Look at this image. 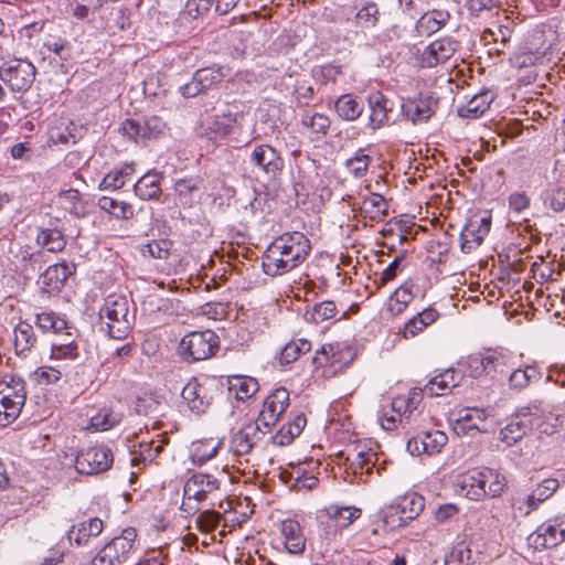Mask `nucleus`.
<instances>
[{
	"label": "nucleus",
	"instance_id": "4",
	"mask_svg": "<svg viewBox=\"0 0 565 565\" xmlns=\"http://www.w3.org/2000/svg\"><path fill=\"white\" fill-rule=\"evenodd\" d=\"M137 531L127 527L104 545L88 565H122L135 551Z\"/></svg>",
	"mask_w": 565,
	"mask_h": 565
},
{
	"label": "nucleus",
	"instance_id": "16",
	"mask_svg": "<svg viewBox=\"0 0 565 565\" xmlns=\"http://www.w3.org/2000/svg\"><path fill=\"white\" fill-rule=\"evenodd\" d=\"M250 162L269 178H275L284 168L280 153L269 145L257 146L250 154Z\"/></svg>",
	"mask_w": 565,
	"mask_h": 565
},
{
	"label": "nucleus",
	"instance_id": "43",
	"mask_svg": "<svg viewBox=\"0 0 565 565\" xmlns=\"http://www.w3.org/2000/svg\"><path fill=\"white\" fill-rule=\"evenodd\" d=\"M484 471V489L491 498H499L508 488L507 477L500 471L492 468H483Z\"/></svg>",
	"mask_w": 565,
	"mask_h": 565
},
{
	"label": "nucleus",
	"instance_id": "5",
	"mask_svg": "<svg viewBox=\"0 0 565 565\" xmlns=\"http://www.w3.org/2000/svg\"><path fill=\"white\" fill-rule=\"evenodd\" d=\"M531 481L532 490L526 495H513L511 498V507L521 516H529L532 512L539 510V508L546 502L561 487V482L555 477L545 478L537 482Z\"/></svg>",
	"mask_w": 565,
	"mask_h": 565
},
{
	"label": "nucleus",
	"instance_id": "22",
	"mask_svg": "<svg viewBox=\"0 0 565 565\" xmlns=\"http://www.w3.org/2000/svg\"><path fill=\"white\" fill-rule=\"evenodd\" d=\"M436 102L429 97H422L415 100H408L402 105L403 114L413 121V124L427 121L435 113Z\"/></svg>",
	"mask_w": 565,
	"mask_h": 565
},
{
	"label": "nucleus",
	"instance_id": "49",
	"mask_svg": "<svg viewBox=\"0 0 565 565\" xmlns=\"http://www.w3.org/2000/svg\"><path fill=\"white\" fill-rule=\"evenodd\" d=\"M413 299L414 295L411 287L402 285L391 297L390 311L394 315H401Z\"/></svg>",
	"mask_w": 565,
	"mask_h": 565
},
{
	"label": "nucleus",
	"instance_id": "33",
	"mask_svg": "<svg viewBox=\"0 0 565 565\" xmlns=\"http://www.w3.org/2000/svg\"><path fill=\"white\" fill-rule=\"evenodd\" d=\"M161 175L156 172H148L135 183V194L141 200H152L161 193Z\"/></svg>",
	"mask_w": 565,
	"mask_h": 565
},
{
	"label": "nucleus",
	"instance_id": "24",
	"mask_svg": "<svg viewBox=\"0 0 565 565\" xmlns=\"http://www.w3.org/2000/svg\"><path fill=\"white\" fill-rule=\"evenodd\" d=\"M281 535L287 551L291 554H301L306 547V537L299 522L285 520L281 523Z\"/></svg>",
	"mask_w": 565,
	"mask_h": 565
},
{
	"label": "nucleus",
	"instance_id": "1",
	"mask_svg": "<svg viewBox=\"0 0 565 565\" xmlns=\"http://www.w3.org/2000/svg\"><path fill=\"white\" fill-rule=\"evenodd\" d=\"M310 241L303 233H285L275 238L263 256V270L268 276H281L298 267L309 255Z\"/></svg>",
	"mask_w": 565,
	"mask_h": 565
},
{
	"label": "nucleus",
	"instance_id": "53",
	"mask_svg": "<svg viewBox=\"0 0 565 565\" xmlns=\"http://www.w3.org/2000/svg\"><path fill=\"white\" fill-rule=\"evenodd\" d=\"M501 359L495 353H488L471 360L470 366L473 367L478 374L484 373L490 374L497 371L500 365Z\"/></svg>",
	"mask_w": 565,
	"mask_h": 565
},
{
	"label": "nucleus",
	"instance_id": "9",
	"mask_svg": "<svg viewBox=\"0 0 565 565\" xmlns=\"http://www.w3.org/2000/svg\"><path fill=\"white\" fill-rule=\"evenodd\" d=\"M220 481L209 473H193L183 487V503L181 510L190 512L198 510V507H189V501L194 500L201 502L207 498L210 493L218 490Z\"/></svg>",
	"mask_w": 565,
	"mask_h": 565
},
{
	"label": "nucleus",
	"instance_id": "56",
	"mask_svg": "<svg viewBox=\"0 0 565 565\" xmlns=\"http://www.w3.org/2000/svg\"><path fill=\"white\" fill-rule=\"evenodd\" d=\"M339 345L333 344H327L323 345L320 350L317 351L316 355L312 359L313 364L317 366H322L328 363L331 365H335L340 362V359L338 358V351L337 349Z\"/></svg>",
	"mask_w": 565,
	"mask_h": 565
},
{
	"label": "nucleus",
	"instance_id": "42",
	"mask_svg": "<svg viewBox=\"0 0 565 565\" xmlns=\"http://www.w3.org/2000/svg\"><path fill=\"white\" fill-rule=\"evenodd\" d=\"M476 224L477 222L469 218L460 233L461 250L463 253L468 254L476 249L486 237L484 234L480 233L481 230Z\"/></svg>",
	"mask_w": 565,
	"mask_h": 565
},
{
	"label": "nucleus",
	"instance_id": "20",
	"mask_svg": "<svg viewBox=\"0 0 565 565\" xmlns=\"http://www.w3.org/2000/svg\"><path fill=\"white\" fill-rule=\"evenodd\" d=\"M103 521L98 518H93L73 525L67 532V537L71 543L82 546L87 544L90 537L98 536L103 532Z\"/></svg>",
	"mask_w": 565,
	"mask_h": 565
},
{
	"label": "nucleus",
	"instance_id": "38",
	"mask_svg": "<svg viewBox=\"0 0 565 565\" xmlns=\"http://www.w3.org/2000/svg\"><path fill=\"white\" fill-rule=\"evenodd\" d=\"M388 205L385 199L377 193H372L365 198L361 205V212L371 221H382L388 214Z\"/></svg>",
	"mask_w": 565,
	"mask_h": 565
},
{
	"label": "nucleus",
	"instance_id": "32",
	"mask_svg": "<svg viewBox=\"0 0 565 565\" xmlns=\"http://www.w3.org/2000/svg\"><path fill=\"white\" fill-rule=\"evenodd\" d=\"M460 484L462 490H467L466 495L471 500H479L487 494L483 469L471 470L462 475Z\"/></svg>",
	"mask_w": 565,
	"mask_h": 565
},
{
	"label": "nucleus",
	"instance_id": "52",
	"mask_svg": "<svg viewBox=\"0 0 565 565\" xmlns=\"http://www.w3.org/2000/svg\"><path fill=\"white\" fill-rule=\"evenodd\" d=\"M120 422V415L109 409H102L90 418V426L95 430H108Z\"/></svg>",
	"mask_w": 565,
	"mask_h": 565
},
{
	"label": "nucleus",
	"instance_id": "21",
	"mask_svg": "<svg viewBox=\"0 0 565 565\" xmlns=\"http://www.w3.org/2000/svg\"><path fill=\"white\" fill-rule=\"evenodd\" d=\"M390 99L381 93L372 94L369 97L370 117L369 126L373 130L381 128L390 120L388 114L392 111Z\"/></svg>",
	"mask_w": 565,
	"mask_h": 565
},
{
	"label": "nucleus",
	"instance_id": "17",
	"mask_svg": "<svg viewBox=\"0 0 565 565\" xmlns=\"http://www.w3.org/2000/svg\"><path fill=\"white\" fill-rule=\"evenodd\" d=\"M457 50V42L450 38H443L431 42L422 54V64L425 67H435L448 61Z\"/></svg>",
	"mask_w": 565,
	"mask_h": 565
},
{
	"label": "nucleus",
	"instance_id": "27",
	"mask_svg": "<svg viewBox=\"0 0 565 565\" xmlns=\"http://www.w3.org/2000/svg\"><path fill=\"white\" fill-rule=\"evenodd\" d=\"M458 377L459 375L454 369H448L429 380L424 387V392L429 396L446 395L451 388L459 385Z\"/></svg>",
	"mask_w": 565,
	"mask_h": 565
},
{
	"label": "nucleus",
	"instance_id": "60",
	"mask_svg": "<svg viewBox=\"0 0 565 565\" xmlns=\"http://www.w3.org/2000/svg\"><path fill=\"white\" fill-rule=\"evenodd\" d=\"M126 184V180L122 179V172L114 169L109 171L100 181V190H119Z\"/></svg>",
	"mask_w": 565,
	"mask_h": 565
},
{
	"label": "nucleus",
	"instance_id": "39",
	"mask_svg": "<svg viewBox=\"0 0 565 565\" xmlns=\"http://www.w3.org/2000/svg\"><path fill=\"white\" fill-rule=\"evenodd\" d=\"M258 388V382L254 377L236 375L228 381V390L235 394L238 401L248 399Z\"/></svg>",
	"mask_w": 565,
	"mask_h": 565
},
{
	"label": "nucleus",
	"instance_id": "7",
	"mask_svg": "<svg viewBox=\"0 0 565 565\" xmlns=\"http://www.w3.org/2000/svg\"><path fill=\"white\" fill-rule=\"evenodd\" d=\"M35 66L23 58H12L0 66V79L13 93L28 92L35 79Z\"/></svg>",
	"mask_w": 565,
	"mask_h": 565
},
{
	"label": "nucleus",
	"instance_id": "19",
	"mask_svg": "<svg viewBox=\"0 0 565 565\" xmlns=\"http://www.w3.org/2000/svg\"><path fill=\"white\" fill-rule=\"evenodd\" d=\"M58 220L51 222L49 227L39 228L36 244L51 253L62 252L66 246L63 230L58 227Z\"/></svg>",
	"mask_w": 565,
	"mask_h": 565
},
{
	"label": "nucleus",
	"instance_id": "58",
	"mask_svg": "<svg viewBox=\"0 0 565 565\" xmlns=\"http://www.w3.org/2000/svg\"><path fill=\"white\" fill-rule=\"evenodd\" d=\"M21 395V404L24 405L26 392L24 387V382L22 379H12L10 384L0 383V396H8V398H13V396Z\"/></svg>",
	"mask_w": 565,
	"mask_h": 565
},
{
	"label": "nucleus",
	"instance_id": "59",
	"mask_svg": "<svg viewBox=\"0 0 565 565\" xmlns=\"http://www.w3.org/2000/svg\"><path fill=\"white\" fill-rule=\"evenodd\" d=\"M292 96L298 105L307 106L313 99L315 89L311 85H308L307 82L298 81L294 87Z\"/></svg>",
	"mask_w": 565,
	"mask_h": 565
},
{
	"label": "nucleus",
	"instance_id": "18",
	"mask_svg": "<svg viewBox=\"0 0 565 565\" xmlns=\"http://www.w3.org/2000/svg\"><path fill=\"white\" fill-rule=\"evenodd\" d=\"M263 424L258 419L244 425L232 439V445L236 454L246 455L252 451L255 445L260 440L265 431H263Z\"/></svg>",
	"mask_w": 565,
	"mask_h": 565
},
{
	"label": "nucleus",
	"instance_id": "40",
	"mask_svg": "<svg viewBox=\"0 0 565 565\" xmlns=\"http://www.w3.org/2000/svg\"><path fill=\"white\" fill-rule=\"evenodd\" d=\"M36 342L33 327L26 322H20L14 328V350L19 355H25Z\"/></svg>",
	"mask_w": 565,
	"mask_h": 565
},
{
	"label": "nucleus",
	"instance_id": "10",
	"mask_svg": "<svg viewBox=\"0 0 565 565\" xmlns=\"http://www.w3.org/2000/svg\"><path fill=\"white\" fill-rule=\"evenodd\" d=\"M535 548H552L565 542V514L556 515L542 523L529 536Z\"/></svg>",
	"mask_w": 565,
	"mask_h": 565
},
{
	"label": "nucleus",
	"instance_id": "57",
	"mask_svg": "<svg viewBox=\"0 0 565 565\" xmlns=\"http://www.w3.org/2000/svg\"><path fill=\"white\" fill-rule=\"evenodd\" d=\"M302 124L317 134H326L330 128V119L323 114L316 113L311 116H302Z\"/></svg>",
	"mask_w": 565,
	"mask_h": 565
},
{
	"label": "nucleus",
	"instance_id": "55",
	"mask_svg": "<svg viewBox=\"0 0 565 565\" xmlns=\"http://www.w3.org/2000/svg\"><path fill=\"white\" fill-rule=\"evenodd\" d=\"M221 520V513L213 510H207L201 512L198 515L195 523L200 532L209 533L214 531L218 526Z\"/></svg>",
	"mask_w": 565,
	"mask_h": 565
},
{
	"label": "nucleus",
	"instance_id": "45",
	"mask_svg": "<svg viewBox=\"0 0 565 565\" xmlns=\"http://www.w3.org/2000/svg\"><path fill=\"white\" fill-rule=\"evenodd\" d=\"M311 350V343L306 339H298L287 343L279 355V363L287 365L296 361L301 354Z\"/></svg>",
	"mask_w": 565,
	"mask_h": 565
},
{
	"label": "nucleus",
	"instance_id": "61",
	"mask_svg": "<svg viewBox=\"0 0 565 565\" xmlns=\"http://www.w3.org/2000/svg\"><path fill=\"white\" fill-rule=\"evenodd\" d=\"M500 4V0H467L465 7L471 15L478 17L484 11H491Z\"/></svg>",
	"mask_w": 565,
	"mask_h": 565
},
{
	"label": "nucleus",
	"instance_id": "34",
	"mask_svg": "<svg viewBox=\"0 0 565 565\" xmlns=\"http://www.w3.org/2000/svg\"><path fill=\"white\" fill-rule=\"evenodd\" d=\"M97 205L102 211L117 220H129L134 216V207L131 204L111 196L104 195L99 198Z\"/></svg>",
	"mask_w": 565,
	"mask_h": 565
},
{
	"label": "nucleus",
	"instance_id": "6",
	"mask_svg": "<svg viewBox=\"0 0 565 565\" xmlns=\"http://www.w3.org/2000/svg\"><path fill=\"white\" fill-rule=\"evenodd\" d=\"M217 391V384L213 380L192 377L184 385L181 396L192 413L201 415L212 405Z\"/></svg>",
	"mask_w": 565,
	"mask_h": 565
},
{
	"label": "nucleus",
	"instance_id": "48",
	"mask_svg": "<svg viewBox=\"0 0 565 565\" xmlns=\"http://www.w3.org/2000/svg\"><path fill=\"white\" fill-rule=\"evenodd\" d=\"M201 181L198 178L181 179L174 184V190L181 204L191 205L193 202V192L198 191Z\"/></svg>",
	"mask_w": 565,
	"mask_h": 565
},
{
	"label": "nucleus",
	"instance_id": "63",
	"mask_svg": "<svg viewBox=\"0 0 565 565\" xmlns=\"http://www.w3.org/2000/svg\"><path fill=\"white\" fill-rule=\"evenodd\" d=\"M147 252L152 258L167 259L171 247V242L168 239L152 241L147 246Z\"/></svg>",
	"mask_w": 565,
	"mask_h": 565
},
{
	"label": "nucleus",
	"instance_id": "3",
	"mask_svg": "<svg viewBox=\"0 0 565 565\" xmlns=\"http://www.w3.org/2000/svg\"><path fill=\"white\" fill-rule=\"evenodd\" d=\"M218 348L220 338L214 331H192L181 339L178 353L183 361L191 363L212 358Z\"/></svg>",
	"mask_w": 565,
	"mask_h": 565
},
{
	"label": "nucleus",
	"instance_id": "12",
	"mask_svg": "<svg viewBox=\"0 0 565 565\" xmlns=\"http://www.w3.org/2000/svg\"><path fill=\"white\" fill-rule=\"evenodd\" d=\"M166 122L158 116H148L139 119H126L120 127V131L129 139H151L158 138L164 130Z\"/></svg>",
	"mask_w": 565,
	"mask_h": 565
},
{
	"label": "nucleus",
	"instance_id": "29",
	"mask_svg": "<svg viewBox=\"0 0 565 565\" xmlns=\"http://www.w3.org/2000/svg\"><path fill=\"white\" fill-rule=\"evenodd\" d=\"M326 513L328 518L334 522V525L342 530L347 529L351 525L355 520H358L362 511L360 508L353 505H339V504H330L326 508Z\"/></svg>",
	"mask_w": 565,
	"mask_h": 565
},
{
	"label": "nucleus",
	"instance_id": "54",
	"mask_svg": "<svg viewBox=\"0 0 565 565\" xmlns=\"http://www.w3.org/2000/svg\"><path fill=\"white\" fill-rule=\"evenodd\" d=\"M52 358L76 360L79 355L78 347L75 339L70 340L67 343L54 342L52 343Z\"/></svg>",
	"mask_w": 565,
	"mask_h": 565
},
{
	"label": "nucleus",
	"instance_id": "62",
	"mask_svg": "<svg viewBox=\"0 0 565 565\" xmlns=\"http://www.w3.org/2000/svg\"><path fill=\"white\" fill-rule=\"evenodd\" d=\"M217 451H218V444H215L212 446L210 444H202L192 454V460L195 465H203L207 460L215 457Z\"/></svg>",
	"mask_w": 565,
	"mask_h": 565
},
{
	"label": "nucleus",
	"instance_id": "35",
	"mask_svg": "<svg viewBox=\"0 0 565 565\" xmlns=\"http://www.w3.org/2000/svg\"><path fill=\"white\" fill-rule=\"evenodd\" d=\"M373 522H382L385 530L393 531L408 524L406 519L402 518L398 507L395 502L381 509L376 514L373 515Z\"/></svg>",
	"mask_w": 565,
	"mask_h": 565
},
{
	"label": "nucleus",
	"instance_id": "37",
	"mask_svg": "<svg viewBox=\"0 0 565 565\" xmlns=\"http://www.w3.org/2000/svg\"><path fill=\"white\" fill-rule=\"evenodd\" d=\"M491 102L492 98L487 92L475 95L466 105L458 108V116L463 118H478L489 109Z\"/></svg>",
	"mask_w": 565,
	"mask_h": 565
},
{
	"label": "nucleus",
	"instance_id": "36",
	"mask_svg": "<svg viewBox=\"0 0 565 565\" xmlns=\"http://www.w3.org/2000/svg\"><path fill=\"white\" fill-rule=\"evenodd\" d=\"M307 423L303 414L297 415L291 423L282 425L278 433L274 436V444L278 446H287L298 437Z\"/></svg>",
	"mask_w": 565,
	"mask_h": 565
},
{
	"label": "nucleus",
	"instance_id": "30",
	"mask_svg": "<svg viewBox=\"0 0 565 565\" xmlns=\"http://www.w3.org/2000/svg\"><path fill=\"white\" fill-rule=\"evenodd\" d=\"M407 522L415 520L425 508V499L416 492L406 493L394 501Z\"/></svg>",
	"mask_w": 565,
	"mask_h": 565
},
{
	"label": "nucleus",
	"instance_id": "25",
	"mask_svg": "<svg viewBox=\"0 0 565 565\" xmlns=\"http://www.w3.org/2000/svg\"><path fill=\"white\" fill-rule=\"evenodd\" d=\"M439 317L435 308L428 307L412 317L403 328V337L412 339L422 333L428 326L433 324Z\"/></svg>",
	"mask_w": 565,
	"mask_h": 565
},
{
	"label": "nucleus",
	"instance_id": "15",
	"mask_svg": "<svg viewBox=\"0 0 565 565\" xmlns=\"http://www.w3.org/2000/svg\"><path fill=\"white\" fill-rule=\"evenodd\" d=\"M447 440V435L440 430L422 431L407 441L406 449L413 456L434 455L443 449Z\"/></svg>",
	"mask_w": 565,
	"mask_h": 565
},
{
	"label": "nucleus",
	"instance_id": "8",
	"mask_svg": "<svg viewBox=\"0 0 565 565\" xmlns=\"http://www.w3.org/2000/svg\"><path fill=\"white\" fill-rule=\"evenodd\" d=\"M114 461L109 447L96 445L82 449L75 458V468L82 475H94L108 470Z\"/></svg>",
	"mask_w": 565,
	"mask_h": 565
},
{
	"label": "nucleus",
	"instance_id": "14",
	"mask_svg": "<svg viewBox=\"0 0 565 565\" xmlns=\"http://www.w3.org/2000/svg\"><path fill=\"white\" fill-rule=\"evenodd\" d=\"M288 406L289 392L285 387L276 388L264 401L263 409L257 419L263 424L264 428L269 429L276 425Z\"/></svg>",
	"mask_w": 565,
	"mask_h": 565
},
{
	"label": "nucleus",
	"instance_id": "50",
	"mask_svg": "<svg viewBox=\"0 0 565 565\" xmlns=\"http://www.w3.org/2000/svg\"><path fill=\"white\" fill-rule=\"evenodd\" d=\"M444 565H471V551L465 542L457 543L445 556Z\"/></svg>",
	"mask_w": 565,
	"mask_h": 565
},
{
	"label": "nucleus",
	"instance_id": "47",
	"mask_svg": "<svg viewBox=\"0 0 565 565\" xmlns=\"http://www.w3.org/2000/svg\"><path fill=\"white\" fill-rule=\"evenodd\" d=\"M370 163V156L365 153V149L360 148L347 160L345 168L354 178H362L366 174Z\"/></svg>",
	"mask_w": 565,
	"mask_h": 565
},
{
	"label": "nucleus",
	"instance_id": "11",
	"mask_svg": "<svg viewBox=\"0 0 565 565\" xmlns=\"http://www.w3.org/2000/svg\"><path fill=\"white\" fill-rule=\"evenodd\" d=\"M533 416L534 413L530 407L518 409L500 430L501 440L509 447L520 441L532 429Z\"/></svg>",
	"mask_w": 565,
	"mask_h": 565
},
{
	"label": "nucleus",
	"instance_id": "46",
	"mask_svg": "<svg viewBox=\"0 0 565 565\" xmlns=\"http://www.w3.org/2000/svg\"><path fill=\"white\" fill-rule=\"evenodd\" d=\"M337 313V306L331 300H326L313 305L311 310H307L305 318L307 321L321 323L333 318Z\"/></svg>",
	"mask_w": 565,
	"mask_h": 565
},
{
	"label": "nucleus",
	"instance_id": "31",
	"mask_svg": "<svg viewBox=\"0 0 565 565\" xmlns=\"http://www.w3.org/2000/svg\"><path fill=\"white\" fill-rule=\"evenodd\" d=\"M334 107L339 117L348 121L358 119L364 110L363 102L351 94L340 96Z\"/></svg>",
	"mask_w": 565,
	"mask_h": 565
},
{
	"label": "nucleus",
	"instance_id": "26",
	"mask_svg": "<svg viewBox=\"0 0 565 565\" xmlns=\"http://www.w3.org/2000/svg\"><path fill=\"white\" fill-rule=\"evenodd\" d=\"M492 408L467 407L461 409L459 412V418L457 419L458 428H460L462 431H487V428L481 427L479 423L486 422V419L492 415Z\"/></svg>",
	"mask_w": 565,
	"mask_h": 565
},
{
	"label": "nucleus",
	"instance_id": "51",
	"mask_svg": "<svg viewBox=\"0 0 565 565\" xmlns=\"http://www.w3.org/2000/svg\"><path fill=\"white\" fill-rule=\"evenodd\" d=\"M380 9L375 2H365L356 12L355 18L363 28H374L380 20Z\"/></svg>",
	"mask_w": 565,
	"mask_h": 565
},
{
	"label": "nucleus",
	"instance_id": "41",
	"mask_svg": "<svg viewBox=\"0 0 565 565\" xmlns=\"http://www.w3.org/2000/svg\"><path fill=\"white\" fill-rule=\"evenodd\" d=\"M35 323L43 332H52L54 334H61L64 330L72 329L64 318L53 311L36 315Z\"/></svg>",
	"mask_w": 565,
	"mask_h": 565
},
{
	"label": "nucleus",
	"instance_id": "64",
	"mask_svg": "<svg viewBox=\"0 0 565 565\" xmlns=\"http://www.w3.org/2000/svg\"><path fill=\"white\" fill-rule=\"evenodd\" d=\"M235 122L236 118L232 115L217 117L213 121V126L211 127V129H213L220 136L225 137L233 132Z\"/></svg>",
	"mask_w": 565,
	"mask_h": 565
},
{
	"label": "nucleus",
	"instance_id": "13",
	"mask_svg": "<svg viewBox=\"0 0 565 565\" xmlns=\"http://www.w3.org/2000/svg\"><path fill=\"white\" fill-rule=\"evenodd\" d=\"M224 74L221 67H203L198 70L190 82L179 87V93L184 98H192L211 89L215 84L222 81Z\"/></svg>",
	"mask_w": 565,
	"mask_h": 565
},
{
	"label": "nucleus",
	"instance_id": "28",
	"mask_svg": "<svg viewBox=\"0 0 565 565\" xmlns=\"http://www.w3.org/2000/svg\"><path fill=\"white\" fill-rule=\"evenodd\" d=\"M75 271L74 264L60 263L49 266L41 275V282L53 289H60L66 279Z\"/></svg>",
	"mask_w": 565,
	"mask_h": 565
},
{
	"label": "nucleus",
	"instance_id": "2",
	"mask_svg": "<svg viewBox=\"0 0 565 565\" xmlns=\"http://www.w3.org/2000/svg\"><path fill=\"white\" fill-rule=\"evenodd\" d=\"M102 329L114 339H125L130 331L135 313L129 311V300L122 295H109L99 309Z\"/></svg>",
	"mask_w": 565,
	"mask_h": 565
},
{
	"label": "nucleus",
	"instance_id": "44",
	"mask_svg": "<svg viewBox=\"0 0 565 565\" xmlns=\"http://www.w3.org/2000/svg\"><path fill=\"white\" fill-rule=\"evenodd\" d=\"M21 395L8 398V396H0V425L7 426L11 424L21 413L23 404Z\"/></svg>",
	"mask_w": 565,
	"mask_h": 565
},
{
	"label": "nucleus",
	"instance_id": "23",
	"mask_svg": "<svg viewBox=\"0 0 565 565\" xmlns=\"http://www.w3.org/2000/svg\"><path fill=\"white\" fill-rule=\"evenodd\" d=\"M450 19L447 10L434 9L425 12L416 23V30L419 35L429 36L438 32Z\"/></svg>",
	"mask_w": 565,
	"mask_h": 565
}]
</instances>
